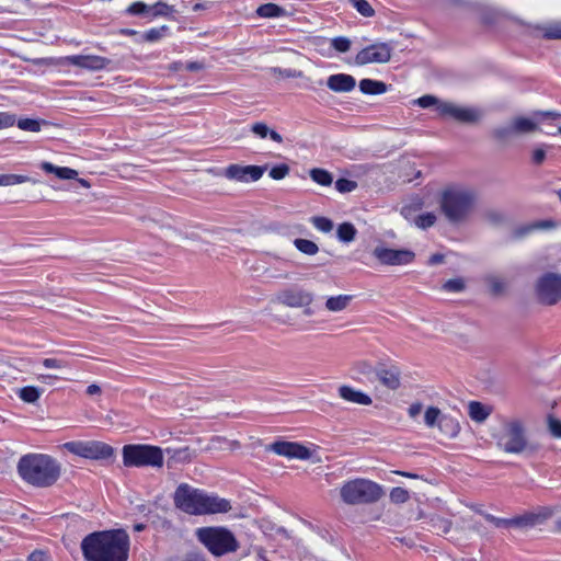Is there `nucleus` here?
I'll return each instance as SVG.
<instances>
[{
    "instance_id": "09e8293b",
    "label": "nucleus",
    "mask_w": 561,
    "mask_h": 561,
    "mask_svg": "<svg viewBox=\"0 0 561 561\" xmlns=\"http://www.w3.org/2000/svg\"><path fill=\"white\" fill-rule=\"evenodd\" d=\"M466 285L462 278L448 279L444 285L443 289L451 293H459L465 289Z\"/></svg>"
},
{
    "instance_id": "bf43d9fd",
    "label": "nucleus",
    "mask_w": 561,
    "mask_h": 561,
    "mask_svg": "<svg viewBox=\"0 0 561 561\" xmlns=\"http://www.w3.org/2000/svg\"><path fill=\"white\" fill-rule=\"evenodd\" d=\"M415 103L423 108H427L432 105H436L438 107V104L442 102H439L436 96L427 94L415 100Z\"/></svg>"
},
{
    "instance_id": "e433bc0d",
    "label": "nucleus",
    "mask_w": 561,
    "mask_h": 561,
    "mask_svg": "<svg viewBox=\"0 0 561 561\" xmlns=\"http://www.w3.org/2000/svg\"><path fill=\"white\" fill-rule=\"evenodd\" d=\"M31 179L26 175L20 174H0V186H11L15 184H21L25 182H30Z\"/></svg>"
},
{
    "instance_id": "6e6d98bb",
    "label": "nucleus",
    "mask_w": 561,
    "mask_h": 561,
    "mask_svg": "<svg viewBox=\"0 0 561 561\" xmlns=\"http://www.w3.org/2000/svg\"><path fill=\"white\" fill-rule=\"evenodd\" d=\"M482 515L484 516V518L494 524L496 527H502V526H505V527H510V526H514V523H513V518H500V517H496V516H493L489 513H482Z\"/></svg>"
},
{
    "instance_id": "a18cd8bd",
    "label": "nucleus",
    "mask_w": 561,
    "mask_h": 561,
    "mask_svg": "<svg viewBox=\"0 0 561 561\" xmlns=\"http://www.w3.org/2000/svg\"><path fill=\"white\" fill-rule=\"evenodd\" d=\"M18 127L26 131H39L41 122L33 118H21L18 121Z\"/></svg>"
},
{
    "instance_id": "393cba45",
    "label": "nucleus",
    "mask_w": 561,
    "mask_h": 561,
    "mask_svg": "<svg viewBox=\"0 0 561 561\" xmlns=\"http://www.w3.org/2000/svg\"><path fill=\"white\" fill-rule=\"evenodd\" d=\"M469 415L476 422H484L491 414V409L478 401L469 403Z\"/></svg>"
},
{
    "instance_id": "0e129e2a",
    "label": "nucleus",
    "mask_w": 561,
    "mask_h": 561,
    "mask_svg": "<svg viewBox=\"0 0 561 561\" xmlns=\"http://www.w3.org/2000/svg\"><path fill=\"white\" fill-rule=\"evenodd\" d=\"M43 365L46 368H56V369L67 367V363L65 360L58 359V358H45L43 360Z\"/></svg>"
},
{
    "instance_id": "c85d7f7f",
    "label": "nucleus",
    "mask_w": 561,
    "mask_h": 561,
    "mask_svg": "<svg viewBox=\"0 0 561 561\" xmlns=\"http://www.w3.org/2000/svg\"><path fill=\"white\" fill-rule=\"evenodd\" d=\"M357 230L355 226L351 222H343L339 225L336 234L340 241L342 242H351L355 239Z\"/></svg>"
},
{
    "instance_id": "b1692460",
    "label": "nucleus",
    "mask_w": 561,
    "mask_h": 561,
    "mask_svg": "<svg viewBox=\"0 0 561 561\" xmlns=\"http://www.w3.org/2000/svg\"><path fill=\"white\" fill-rule=\"evenodd\" d=\"M352 300V295L332 296L327 299L325 308L331 312H340L342 310H345Z\"/></svg>"
},
{
    "instance_id": "a211bd4d",
    "label": "nucleus",
    "mask_w": 561,
    "mask_h": 561,
    "mask_svg": "<svg viewBox=\"0 0 561 561\" xmlns=\"http://www.w3.org/2000/svg\"><path fill=\"white\" fill-rule=\"evenodd\" d=\"M375 374L377 379L390 390H397L401 386V371L397 366L377 367Z\"/></svg>"
},
{
    "instance_id": "c756f323",
    "label": "nucleus",
    "mask_w": 561,
    "mask_h": 561,
    "mask_svg": "<svg viewBox=\"0 0 561 561\" xmlns=\"http://www.w3.org/2000/svg\"><path fill=\"white\" fill-rule=\"evenodd\" d=\"M443 415L444 414L438 408L428 407L424 413V423L430 428L438 427Z\"/></svg>"
},
{
    "instance_id": "9d476101",
    "label": "nucleus",
    "mask_w": 561,
    "mask_h": 561,
    "mask_svg": "<svg viewBox=\"0 0 561 561\" xmlns=\"http://www.w3.org/2000/svg\"><path fill=\"white\" fill-rule=\"evenodd\" d=\"M535 290L540 304L556 305L561 300V275L551 272L543 274L538 278Z\"/></svg>"
},
{
    "instance_id": "39448f33",
    "label": "nucleus",
    "mask_w": 561,
    "mask_h": 561,
    "mask_svg": "<svg viewBox=\"0 0 561 561\" xmlns=\"http://www.w3.org/2000/svg\"><path fill=\"white\" fill-rule=\"evenodd\" d=\"M492 437L499 449L506 454H524L530 448L525 422L518 417L504 420L502 427Z\"/></svg>"
},
{
    "instance_id": "c03bdc74",
    "label": "nucleus",
    "mask_w": 561,
    "mask_h": 561,
    "mask_svg": "<svg viewBox=\"0 0 561 561\" xmlns=\"http://www.w3.org/2000/svg\"><path fill=\"white\" fill-rule=\"evenodd\" d=\"M169 27L163 25L161 27L150 28L146 33H144L142 38L146 42H157L163 37V35L168 32Z\"/></svg>"
},
{
    "instance_id": "7c9ffc66",
    "label": "nucleus",
    "mask_w": 561,
    "mask_h": 561,
    "mask_svg": "<svg viewBox=\"0 0 561 561\" xmlns=\"http://www.w3.org/2000/svg\"><path fill=\"white\" fill-rule=\"evenodd\" d=\"M168 454H171V459L175 462H190L195 454L190 447H183L178 449H167Z\"/></svg>"
},
{
    "instance_id": "e2e57ef3",
    "label": "nucleus",
    "mask_w": 561,
    "mask_h": 561,
    "mask_svg": "<svg viewBox=\"0 0 561 561\" xmlns=\"http://www.w3.org/2000/svg\"><path fill=\"white\" fill-rule=\"evenodd\" d=\"M15 124V116L9 113L0 112V129L11 127Z\"/></svg>"
},
{
    "instance_id": "de8ad7c7",
    "label": "nucleus",
    "mask_w": 561,
    "mask_h": 561,
    "mask_svg": "<svg viewBox=\"0 0 561 561\" xmlns=\"http://www.w3.org/2000/svg\"><path fill=\"white\" fill-rule=\"evenodd\" d=\"M357 187V183L355 181L341 178L335 182V188L340 193H350L353 192Z\"/></svg>"
},
{
    "instance_id": "412c9836",
    "label": "nucleus",
    "mask_w": 561,
    "mask_h": 561,
    "mask_svg": "<svg viewBox=\"0 0 561 561\" xmlns=\"http://www.w3.org/2000/svg\"><path fill=\"white\" fill-rule=\"evenodd\" d=\"M437 428L445 437L454 438L460 432V424L457 419L444 414Z\"/></svg>"
},
{
    "instance_id": "f8f14e48",
    "label": "nucleus",
    "mask_w": 561,
    "mask_h": 561,
    "mask_svg": "<svg viewBox=\"0 0 561 561\" xmlns=\"http://www.w3.org/2000/svg\"><path fill=\"white\" fill-rule=\"evenodd\" d=\"M392 47L387 43L371 44L357 53L355 64L364 66L367 64H386L390 60Z\"/></svg>"
},
{
    "instance_id": "a878e982",
    "label": "nucleus",
    "mask_w": 561,
    "mask_h": 561,
    "mask_svg": "<svg viewBox=\"0 0 561 561\" xmlns=\"http://www.w3.org/2000/svg\"><path fill=\"white\" fill-rule=\"evenodd\" d=\"M256 14L261 18H278L286 15V10L275 3H264L256 9Z\"/></svg>"
},
{
    "instance_id": "79ce46f5",
    "label": "nucleus",
    "mask_w": 561,
    "mask_h": 561,
    "mask_svg": "<svg viewBox=\"0 0 561 561\" xmlns=\"http://www.w3.org/2000/svg\"><path fill=\"white\" fill-rule=\"evenodd\" d=\"M414 222L419 228L427 229L436 222V215L434 213L421 214L414 219Z\"/></svg>"
},
{
    "instance_id": "cd10ccee",
    "label": "nucleus",
    "mask_w": 561,
    "mask_h": 561,
    "mask_svg": "<svg viewBox=\"0 0 561 561\" xmlns=\"http://www.w3.org/2000/svg\"><path fill=\"white\" fill-rule=\"evenodd\" d=\"M42 393L43 389L34 386H26L18 391L19 398L26 403H35Z\"/></svg>"
},
{
    "instance_id": "603ef678",
    "label": "nucleus",
    "mask_w": 561,
    "mask_h": 561,
    "mask_svg": "<svg viewBox=\"0 0 561 561\" xmlns=\"http://www.w3.org/2000/svg\"><path fill=\"white\" fill-rule=\"evenodd\" d=\"M331 46L340 53H346L351 48V41L347 37L339 36L331 41Z\"/></svg>"
},
{
    "instance_id": "dca6fc26",
    "label": "nucleus",
    "mask_w": 561,
    "mask_h": 561,
    "mask_svg": "<svg viewBox=\"0 0 561 561\" xmlns=\"http://www.w3.org/2000/svg\"><path fill=\"white\" fill-rule=\"evenodd\" d=\"M267 170V165H240L230 164L225 170V176L239 182L257 181Z\"/></svg>"
},
{
    "instance_id": "3c124183",
    "label": "nucleus",
    "mask_w": 561,
    "mask_h": 561,
    "mask_svg": "<svg viewBox=\"0 0 561 561\" xmlns=\"http://www.w3.org/2000/svg\"><path fill=\"white\" fill-rule=\"evenodd\" d=\"M514 134L515 133L512 125L496 127L492 130V136L497 140H505Z\"/></svg>"
},
{
    "instance_id": "58836bf2",
    "label": "nucleus",
    "mask_w": 561,
    "mask_h": 561,
    "mask_svg": "<svg viewBox=\"0 0 561 561\" xmlns=\"http://www.w3.org/2000/svg\"><path fill=\"white\" fill-rule=\"evenodd\" d=\"M483 219L492 226H500L505 221V215L496 209H488L483 213Z\"/></svg>"
},
{
    "instance_id": "9b49d317",
    "label": "nucleus",
    "mask_w": 561,
    "mask_h": 561,
    "mask_svg": "<svg viewBox=\"0 0 561 561\" xmlns=\"http://www.w3.org/2000/svg\"><path fill=\"white\" fill-rule=\"evenodd\" d=\"M313 294L298 286H291L279 290L275 301L289 308L308 307L313 302Z\"/></svg>"
},
{
    "instance_id": "a19ab883",
    "label": "nucleus",
    "mask_w": 561,
    "mask_h": 561,
    "mask_svg": "<svg viewBox=\"0 0 561 561\" xmlns=\"http://www.w3.org/2000/svg\"><path fill=\"white\" fill-rule=\"evenodd\" d=\"M542 36L547 39H561V23H552L542 28Z\"/></svg>"
},
{
    "instance_id": "6e6552de",
    "label": "nucleus",
    "mask_w": 561,
    "mask_h": 561,
    "mask_svg": "<svg viewBox=\"0 0 561 561\" xmlns=\"http://www.w3.org/2000/svg\"><path fill=\"white\" fill-rule=\"evenodd\" d=\"M125 467H157L163 466V451L158 446L145 444L125 445L122 450Z\"/></svg>"
},
{
    "instance_id": "4468645a",
    "label": "nucleus",
    "mask_w": 561,
    "mask_h": 561,
    "mask_svg": "<svg viewBox=\"0 0 561 561\" xmlns=\"http://www.w3.org/2000/svg\"><path fill=\"white\" fill-rule=\"evenodd\" d=\"M436 108L442 116H449L457 122L466 124L477 123L482 116L481 111L478 108L461 107L450 102L440 103Z\"/></svg>"
},
{
    "instance_id": "7ed1b4c3",
    "label": "nucleus",
    "mask_w": 561,
    "mask_h": 561,
    "mask_svg": "<svg viewBox=\"0 0 561 561\" xmlns=\"http://www.w3.org/2000/svg\"><path fill=\"white\" fill-rule=\"evenodd\" d=\"M20 477L36 488L53 485L60 477V465L53 457L45 454H27L18 462Z\"/></svg>"
},
{
    "instance_id": "ea45409f",
    "label": "nucleus",
    "mask_w": 561,
    "mask_h": 561,
    "mask_svg": "<svg viewBox=\"0 0 561 561\" xmlns=\"http://www.w3.org/2000/svg\"><path fill=\"white\" fill-rule=\"evenodd\" d=\"M389 497L392 503L402 504L409 501L410 494L408 490L401 486H396L390 491Z\"/></svg>"
},
{
    "instance_id": "f704fd0d",
    "label": "nucleus",
    "mask_w": 561,
    "mask_h": 561,
    "mask_svg": "<svg viewBox=\"0 0 561 561\" xmlns=\"http://www.w3.org/2000/svg\"><path fill=\"white\" fill-rule=\"evenodd\" d=\"M352 7L363 16L371 18L375 15V10L367 0H348Z\"/></svg>"
},
{
    "instance_id": "20e7f679",
    "label": "nucleus",
    "mask_w": 561,
    "mask_h": 561,
    "mask_svg": "<svg viewBox=\"0 0 561 561\" xmlns=\"http://www.w3.org/2000/svg\"><path fill=\"white\" fill-rule=\"evenodd\" d=\"M477 201L476 190L463 185H450L442 192L439 207L450 224L458 225L470 217Z\"/></svg>"
},
{
    "instance_id": "f257e3e1",
    "label": "nucleus",
    "mask_w": 561,
    "mask_h": 561,
    "mask_svg": "<svg viewBox=\"0 0 561 561\" xmlns=\"http://www.w3.org/2000/svg\"><path fill=\"white\" fill-rule=\"evenodd\" d=\"M85 561H127L129 536L123 529L94 531L81 541Z\"/></svg>"
},
{
    "instance_id": "774afa93",
    "label": "nucleus",
    "mask_w": 561,
    "mask_h": 561,
    "mask_svg": "<svg viewBox=\"0 0 561 561\" xmlns=\"http://www.w3.org/2000/svg\"><path fill=\"white\" fill-rule=\"evenodd\" d=\"M181 561H206V558L202 553L191 552L187 553Z\"/></svg>"
},
{
    "instance_id": "680f3d73",
    "label": "nucleus",
    "mask_w": 561,
    "mask_h": 561,
    "mask_svg": "<svg viewBox=\"0 0 561 561\" xmlns=\"http://www.w3.org/2000/svg\"><path fill=\"white\" fill-rule=\"evenodd\" d=\"M56 175L62 180H70V179L77 178L78 172L76 170L67 168V167H58L57 171H56Z\"/></svg>"
},
{
    "instance_id": "aec40b11",
    "label": "nucleus",
    "mask_w": 561,
    "mask_h": 561,
    "mask_svg": "<svg viewBox=\"0 0 561 561\" xmlns=\"http://www.w3.org/2000/svg\"><path fill=\"white\" fill-rule=\"evenodd\" d=\"M339 396L347 402L359 405H370L373 402L368 394L346 385H343L339 388Z\"/></svg>"
},
{
    "instance_id": "c9c22d12",
    "label": "nucleus",
    "mask_w": 561,
    "mask_h": 561,
    "mask_svg": "<svg viewBox=\"0 0 561 561\" xmlns=\"http://www.w3.org/2000/svg\"><path fill=\"white\" fill-rule=\"evenodd\" d=\"M515 527H534L539 525L534 511L513 518Z\"/></svg>"
},
{
    "instance_id": "8fccbe9b",
    "label": "nucleus",
    "mask_w": 561,
    "mask_h": 561,
    "mask_svg": "<svg viewBox=\"0 0 561 561\" xmlns=\"http://www.w3.org/2000/svg\"><path fill=\"white\" fill-rule=\"evenodd\" d=\"M289 167L285 163L277 164L270 170V176L273 180H283L289 174Z\"/></svg>"
},
{
    "instance_id": "2eb2a0df",
    "label": "nucleus",
    "mask_w": 561,
    "mask_h": 561,
    "mask_svg": "<svg viewBox=\"0 0 561 561\" xmlns=\"http://www.w3.org/2000/svg\"><path fill=\"white\" fill-rule=\"evenodd\" d=\"M266 450L273 451L276 455L288 459L307 460L312 456V453L308 447L296 442L276 440L266 446Z\"/></svg>"
},
{
    "instance_id": "1a4fd4ad",
    "label": "nucleus",
    "mask_w": 561,
    "mask_h": 561,
    "mask_svg": "<svg viewBox=\"0 0 561 561\" xmlns=\"http://www.w3.org/2000/svg\"><path fill=\"white\" fill-rule=\"evenodd\" d=\"M69 453L88 459H108L114 455V448L99 440L68 442L64 444Z\"/></svg>"
},
{
    "instance_id": "37998d69",
    "label": "nucleus",
    "mask_w": 561,
    "mask_h": 561,
    "mask_svg": "<svg viewBox=\"0 0 561 561\" xmlns=\"http://www.w3.org/2000/svg\"><path fill=\"white\" fill-rule=\"evenodd\" d=\"M312 225L322 232H330L333 229V222L331 219L322 216H314L311 218Z\"/></svg>"
},
{
    "instance_id": "13d9d810",
    "label": "nucleus",
    "mask_w": 561,
    "mask_h": 561,
    "mask_svg": "<svg viewBox=\"0 0 561 561\" xmlns=\"http://www.w3.org/2000/svg\"><path fill=\"white\" fill-rule=\"evenodd\" d=\"M554 226H556V224H554L553 221H551V220L538 221V222H536V224H534V225H531V226H528V227H525V228L520 229V230L518 231V234H519V236H524V234H526V233H528V232H530V231H533V230H535V229H539V228H552V227H554Z\"/></svg>"
},
{
    "instance_id": "4be33fe9",
    "label": "nucleus",
    "mask_w": 561,
    "mask_h": 561,
    "mask_svg": "<svg viewBox=\"0 0 561 561\" xmlns=\"http://www.w3.org/2000/svg\"><path fill=\"white\" fill-rule=\"evenodd\" d=\"M484 283L488 285L490 294L494 297L504 295L508 286L505 278L494 274L486 275Z\"/></svg>"
},
{
    "instance_id": "72a5a7b5",
    "label": "nucleus",
    "mask_w": 561,
    "mask_h": 561,
    "mask_svg": "<svg viewBox=\"0 0 561 561\" xmlns=\"http://www.w3.org/2000/svg\"><path fill=\"white\" fill-rule=\"evenodd\" d=\"M294 245L300 252L307 255H314L319 252V247L311 240L297 238L294 240Z\"/></svg>"
},
{
    "instance_id": "338daca9",
    "label": "nucleus",
    "mask_w": 561,
    "mask_h": 561,
    "mask_svg": "<svg viewBox=\"0 0 561 561\" xmlns=\"http://www.w3.org/2000/svg\"><path fill=\"white\" fill-rule=\"evenodd\" d=\"M27 561H47V554L42 550H35L28 556Z\"/></svg>"
},
{
    "instance_id": "2f4dec72",
    "label": "nucleus",
    "mask_w": 561,
    "mask_h": 561,
    "mask_svg": "<svg viewBox=\"0 0 561 561\" xmlns=\"http://www.w3.org/2000/svg\"><path fill=\"white\" fill-rule=\"evenodd\" d=\"M515 134H526L536 130L537 125L529 118L518 117L512 123Z\"/></svg>"
},
{
    "instance_id": "6ab92c4d",
    "label": "nucleus",
    "mask_w": 561,
    "mask_h": 561,
    "mask_svg": "<svg viewBox=\"0 0 561 561\" xmlns=\"http://www.w3.org/2000/svg\"><path fill=\"white\" fill-rule=\"evenodd\" d=\"M327 85L334 92H350L355 88L356 81L351 75L337 73L328 78Z\"/></svg>"
},
{
    "instance_id": "4d7b16f0",
    "label": "nucleus",
    "mask_w": 561,
    "mask_h": 561,
    "mask_svg": "<svg viewBox=\"0 0 561 561\" xmlns=\"http://www.w3.org/2000/svg\"><path fill=\"white\" fill-rule=\"evenodd\" d=\"M548 428L550 434L556 438H561V421L553 417L552 415L548 416Z\"/></svg>"
},
{
    "instance_id": "69168bd1",
    "label": "nucleus",
    "mask_w": 561,
    "mask_h": 561,
    "mask_svg": "<svg viewBox=\"0 0 561 561\" xmlns=\"http://www.w3.org/2000/svg\"><path fill=\"white\" fill-rule=\"evenodd\" d=\"M546 159V151L542 148H536L533 151V162L535 164H541Z\"/></svg>"
},
{
    "instance_id": "0eeeda50",
    "label": "nucleus",
    "mask_w": 561,
    "mask_h": 561,
    "mask_svg": "<svg viewBox=\"0 0 561 561\" xmlns=\"http://www.w3.org/2000/svg\"><path fill=\"white\" fill-rule=\"evenodd\" d=\"M196 537L215 557H221L239 549L234 535L225 527H201Z\"/></svg>"
},
{
    "instance_id": "4c0bfd02",
    "label": "nucleus",
    "mask_w": 561,
    "mask_h": 561,
    "mask_svg": "<svg viewBox=\"0 0 561 561\" xmlns=\"http://www.w3.org/2000/svg\"><path fill=\"white\" fill-rule=\"evenodd\" d=\"M126 13L129 15H145L150 16L151 13V7L141 2L137 1L131 3L127 9Z\"/></svg>"
},
{
    "instance_id": "423d86ee",
    "label": "nucleus",
    "mask_w": 561,
    "mask_h": 561,
    "mask_svg": "<svg viewBox=\"0 0 561 561\" xmlns=\"http://www.w3.org/2000/svg\"><path fill=\"white\" fill-rule=\"evenodd\" d=\"M383 494L381 485L359 478L345 482L340 490L342 501L350 505L376 503Z\"/></svg>"
},
{
    "instance_id": "864d4df0",
    "label": "nucleus",
    "mask_w": 561,
    "mask_h": 561,
    "mask_svg": "<svg viewBox=\"0 0 561 561\" xmlns=\"http://www.w3.org/2000/svg\"><path fill=\"white\" fill-rule=\"evenodd\" d=\"M271 72L275 76H279L282 78H301L302 72L295 69H283L279 67L271 68Z\"/></svg>"
},
{
    "instance_id": "bb28decb",
    "label": "nucleus",
    "mask_w": 561,
    "mask_h": 561,
    "mask_svg": "<svg viewBox=\"0 0 561 561\" xmlns=\"http://www.w3.org/2000/svg\"><path fill=\"white\" fill-rule=\"evenodd\" d=\"M430 528L432 531H435L436 534H447L451 529V520L444 518L438 515H434L428 520Z\"/></svg>"
},
{
    "instance_id": "f3484780",
    "label": "nucleus",
    "mask_w": 561,
    "mask_h": 561,
    "mask_svg": "<svg viewBox=\"0 0 561 561\" xmlns=\"http://www.w3.org/2000/svg\"><path fill=\"white\" fill-rule=\"evenodd\" d=\"M67 61L76 67L98 71L106 68L111 60L102 57V56H95V55H73L68 56Z\"/></svg>"
},
{
    "instance_id": "49530a36",
    "label": "nucleus",
    "mask_w": 561,
    "mask_h": 561,
    "mask_svg": "<svg viewBox=\"0 0 561 561\" xmlns=\"http://www.w3.org/2000/svg\"><path fill=\"white\" fill-rule=\"evenodd\" d=\"M534 513L536 515V519L539 525L551 518L554 514V508L550 506H539L536 510H534Z\"/></svg>"
},
{
    "instance_id": "5fc2aeb1",
    "label": "nucleus",
    "mask_w": 561,
    "mask_h": 561,
    "mask_svg": "<svg viewBox=\"0 0 561 561\" xmlns=\"http://www.w3.org/2000/svg\"><path fill=\"white\" fill-rule=\"evenodd\" d=\"M151 7V13L150 16H159V15H168L173 11L172 7L168 5L164 2H157Z\"/></svg>"
},
{
    "instance_id": "052dcab7",
    "label": "nucleus",
    "mask_w": 561,
    "mask_h": 561,
    "mask_svg": "<svg viewBox=\"0 0 561 561\" xmlns=\"http://www.w3.org/2000/svg\"><path fill=\"white\" fill-rule=\"evenodd\" d=\"M251 131L257 137L264 139L268 137L270 128L263 122H256L251 126Z\"/></svg>"
},
{
    "instance_id": "473e14b6",
    "label": "nucleus",
    "mask_w": 561,
    "mask_h": 561,
    "mask_svg": "<svg viewBox=\"0 0 561 561\" xmlns=\"http://www.w3.org/2000/svg\"><path fill=\"white\" fill-rule=\"evenodd\" d=\"M310 178L316 183H318L319 185H322V186H329L333 182L332 174L324 169H318V168L312 169L310 171Z\"/></svg>"
},
{
    "instance_id": "f03ea898",
    "label": "nucleus",
    "mask_w": 561,
    "mask_h": 561,
    "mask_svg": "<svg viewBox=\"0 0 561 561\" xmlns=\"http://www.w3.org/2000/svg\"><path fill=\"white\" fill-rule=\"evenodd\" d=\"M173 500L179 510L191 515L227 513L231 510L228 500L217 495H208L186 483H182L176 488Z\"/></svg>"
},
{
    "instance_id": "5701e85b",
    "label": "nucleus",
    "mask_w": 561,
    "mask_h": 561,
    "mask_svg": "<svg viewBox=\"0 0 561 561\" xmlns=\"http://www.w3.org/2000/svg\"><path fill=\"white\" fill-rule=\"evenodd\" d=\"M359 90L364 94L378 95L387 92L388 85L382 81L363 79L359 81Z\"/></svg>"
},
{
    "instance_id": "ddd939ff",
    "label": "nucleus",
    "mask_w": 561,
    "mask_h": 561,
    "mask_svg": "<svg viewBox=\"0 0 561 561\" xmlns=\"http://www.w3.org/2000/svg\"><path fill=\"white\" fill-rule=\"evenodd\" d=\"M373 255L383 265H407L414 261L415 253L408 249H390L378 245L374 249Z\"/></svg>"
}]
</instances>
